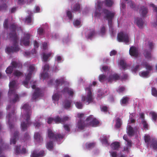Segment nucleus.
<instances>
[{"label":"nucleus","mask_w":157,"mask_h":157,"mask_svg":"<svg viewBox=\"0 0 157 157\" xmlns=\"http://www.w3.org/2000/svg\"><path fill=\"white\" fill-rule=\"evenodd\" d=\"M9 28L11 31V32L9 34V36L11 40L13 41V46L7 47L6 51L8 53L17 52L19 50L20 48L18 45V39L16 33V29H18L21 30V27H18L17 24L13 23L10 25Z\"/></svg>","instance_id":"nucleus-1"},{"label":"nucleus","mask_w":157,"mask_h":157,"mask_svg":"<svg viewBox=\"0 0 157 157\" xmlns=\"http://www.w3.org/2000/svg\"><path fill=\"white\" fill-rule=\"evenodd\" d=\"M21 108L25 112L24 115H22V117L25 120V121H22L21 124V130L22 131H25L27 130L28 128L32 124L30 120L32 110L31 106L28 103L24 104Z\"/></svg>","instance_id":"nucleus-2"},{"label":"nucleus","mask_w":157,"mask_h":157,"mask_svg":"<svg viewBox=\"0 0 157 157\" xmlns=\"http://www.w3.org/2000/svg\"><path fill=\"white\" fill-rule=\"evenodd\" d=\"M16 81L13 80L10 82L9 86V90L8 93L9 102L12 104H15L19 101L18 95L16 93V90L14 89Z\"/></svg>","instance_id":"nucleus-3"},{"label":"nucleus","mask_w":157,"mask_h":157,"mask_svg":"<svg viewBox=\"0 0 157 157\" xmlns=\"http://www.w3.org/2000/svg\"><path fill=\"white\" fill-rule=\"evenodd\" d=\"M48 137L50 139H52L56 141L59 144H60V141L64 137V135L60 133H55L51 129H48L47 132Z\"/></svg>","instance_id":"nucleus-4"},{"label":"nucleus","mask_w":157,"mask_h":157,"mask_svg":"<svg viewBox=\"0 0 157 157\" xmlns=\"http://www.w3.org/2000/svg\"><path fill=\"white\" fill-rule=\"evenodd\" d=\"M102 12L105 14V17L108 21V24L110 26L112 25V20L115 15V13L106 9H103Z\"/></svg>","instance_id":"nucleus-5"},{"label":"nucleus","mask_w":157,"mask_h":157,"mask_svg":"<svg viewBox=\"0 0 157 157\" xmlns=\"http://www.w3.org/2000/svg\"><path fill=\"white\" fill-rule=\"evenodd\" d=\"M86 90L87 92V96L86 97L84 96L82 97V100L83 101L86 100L87 102L88 103L87 104H88L90 103L93 102V98L90 87H89L86 88Z\"/></svg>","instance_id":"nucleus-6"},{"label":"nucleus","mask_w":157,"mask_h":157,"mask_svg":"<svg viewBox=\"0 0 157 157\" xmlns=\"http://www.w3.org/2000/svg\"><path fill=\"white\" fill-rule=\"evenodd\" d=\"M117 40L119 42H124L126 44L129 42L128 36L127 34L120 32L117 34Z\"/></svg>","instance_id":"nucleus-7"},{"label":"nucleus","mask_w":157,"mask_h":157,"mask_svg":"<svg viewBox=\"0 0 157 157\" xmlns=\"http://www.w3.org/2000/svg\"><path fill=\"white\" fill-rule=\"evenodd\" d=\"M86 122H89L88 123L89 126L92 127L97 126L99 124L98 120L93 117L92 115H90L87 117L86 119Z\"/></svg>","instance_id":"nucleus-8"},{"label":"nucleus","mask_w":157,"mask_h":157,"mask_svg":"<svg viewBox=\"0 0 157 157\" xmlns=\"http://www.w3.org/2000/svg\"><path fill=\"white\" fill-rule=\"evenodd\" d=\"M15 110L13 109L12 110L11 113H9L6 117L8 120L9 128L10 129H12L14 127V125L12 124L11 121L12 119L13 120L14 119H16L15 115Z\"/></svg>","instance_id":"nucleus-9"},{"label":"nucleus","mask_w":157,"mask_h":157,"mask_svg":"<svg viewBox=\"0 0 157 157\" xmlns=\"http://www.w3.org/2000/svg\"><path fill=\"white\" fill-rule=\"evenodd\" d=\"M54 118V121L56 124L64 123L70 120V118L67 116H64L61 118L59 116H57Z\"/></svg>","instance_id":"nucleus-10"},{"label":"nucleus","mask_w":157,"mask_h":157,"mask_svg":"<svg viewBox=\"0 0 157 157\" xmlns=\"http://www.w3.org/2000/svg\"><path fill=\"white\" fill-rule=\"evenodd\" d=\"M32 87L33 89H35V91L33 94L31 100L32 101L39 98L41 95L40 90L39 88H36V86L35 85L32 86Z\"/></svg>","instance_id":"nucleus-11"},{"label":"nucleus","mask_w":157,"mask_h":157,"mask_svg":"<svg viewBox=\"0 0 157 157\" xmlns=\"http://www.w3.org/2000/svg\"><path fill=\"white\" fill-rule=\"evenodd\" d=\"M30 36L29 34L27 33L25 35L24 37L21 39L20 44L24 45L25 46H28L30 44L29 39Z\"/></svg>","instance_id":"nucleus-12"},{"label":"nucleus","mask_w":157,"mask_h":157,"mask_svg":"<svg viewBox=\"0 0 157 157\" xmlns=\"http://www.w3.org/2000/svg\"><path fill=\"white\" fill-rule=\"evenodd\" d=\"M130 55L135 57H137L139 55L138 48L134 46H132L130 48L129 50Z\"/></svg>","instance_id":"nucleus-13"},{"label":"nucleus","mask_w":157,"mask_h":157,"mask_svg":"<svg viewBox=\"0 0 157 157\" xmlns=\"http://www.w3.org/2000/svg\"><path fill=\"white\" fill-rule=\"evenodd\" d=\"M120 79V76L118 74L115 73L109 75L107 80L108 82L111 83L113 81H116Z\"/></svg>","instance_id":"nucleus-14"},{"label":"nucleus","mask_w":157,"mask_h":157,"mask_svg":"<svg viewBox=\"0 0 157 157\" xmlns=\"http://www.w3.org/2000/svg\"><path fill=\"white\" fill-rule=\"evenodd\" d=\"M86 121H83V120H79L78 122L77 126L78 128L82 130L84 129L85 127L89 126L88 123H86Z\"/></svg>","instance_id":"nucleus-15"},{"label":"nucleus","mask_w":157,"mask_h":157,"mask_svg":"<svg viewBox=\"0 0 157 157\" xmlns=\"http://www.w3.org/2000/svg\"><path fill=\"white\" fill-rule=\"evenodd\" d=\"M38 151L36 150H34L32 152L31 157H42L44 154V151H41L40 152L38 153Z\"/></svg>","instance_id":"nucleus-16"},{"label":"nucleus","mask_w":157,"mask_h":157,"mask_svg":"<svg viewBox=\"0 0 157 157\" xmlns=\"http://www.w3.org/2000/svg\"><path fill=\"white\" fill-rule=\"evenodd\" d=\"M62 92L64 94L67 93L69 95L73 96L74 94V92L72 89H70L68 87H65L62 90Z\"/></svg>","instance_id":"nucleus-17"},{"label":"nucleus","mask_w":157,"mask_h":157,"mask_svg":"<svg viewBox=\"0 0 157 157\" xmlns=\"http://www.w3.org/2000/svg\"><path fill=\"white\" fill-rule=\"evenodd\" d=\"M19 132L17 131H16L14 133L13 136L10 140V144H15L16 143V139L18 137L19 135Z\"/></svg>","instance_id":"nucleus-18"},{"label":"nucleus","mask_w":157,"mask_h":157,"mask_svg":"<svg viewBox=\"0 0 157 157\" xmlns=\"http://www.w3.org/2000/svg\"><path fill=\"white\" fill-rule=\"evenodd\" d=\"M136 24L140 28H142L144 25V21L141 18H137L135 20Z\"/></svg>","instance_id":"nucleus-19"},{"label":"nucleus","mask_w":157,"mask_h":157,"mask_svg":"<svg viewBox=\"0 0 157 157\" xmlns=\"http://www.w3.org/2000/svg\"><path fill=\"white\" fill-rule=\"evenodd\" d=\"M141 15L143 17H145L146 15L148 12V10L147 8L144 6H142L141 7L140 10Z\"/></svg>","instance_id":"nucleus-20"},{"label":"nucleus","mask_w":157,"mask_h":157,"mask_svg":"<svg viewBox=\"0 0 157 157\" xmlns=\"http://www.w3.org/2000/svg\"><path fill=\"white\" fill-rule=\"evenodd\" d=\"M71 100H66L63 102L64 106L65 109H68L71 107L72 103Z\"/></svg>","instance_id":"nucleus-21"},{"label":"nucleus","mask_w":157,"mask_h":157,"mask_svg":"<svg viewBox=\"0 0 157 157\" xmlns=\"http://www.w3.org/2000/svg\"><path fill=\"white\" fill-rule=\"evenodd\" d=\"M95 34V31L94 29H90L89 32L88 33L87 35L86 36V37L87 39L91 40Z\"/></svg>","instance_id":"nucleus-22"},{"label":"nucleus","mask_w":157,"mask_h":157,"mask_svg":"<svg viewBox=\"0 0 157 157\" xmlns=\"http://www.w3.org/2000/svg\"><path fill=\"white\" fill-rule=\"evenodd\" d=\"M110 147L113 150H117L120 147V143L118 142H115L110 145Z\"/></svg>","instance_id":"nucleus-23"},{"label":"nucleus","mask_w":157,"mask_h":157,"mask_svg":"<svg viewBox=\"0 0 157 157\" xmlns=\"http://www.w3.org/2000/svg\"><path fill=\"white\" fill-rule=\"evenodd\" d=\"M127 132L128 135L130 136H133L135 133L134 130L133 128L130 125L128 126Z\"/></svg>","instance_id":"nucleus-24"},{"label":"nucleus","mask_w":157,"mask_h":157,"mask_svg":"<svg viewBox=\"0 0 157 157\" xmlns=\"http://www.w3.org/2000/svg\"><path fill=\"white\" fill-rule=\"evenodd\" d=\"M34 139L39 142H40L43 140V138L41 137L40 134L39 132H35L34 133Z\"/></svg>","instance_id":"nucleus-25"},{"label":"nucleus","mask_w":157,"mask_h":157,"mask_svg":"<svg viewBox=\"0 0 157 157\" xmlns=\"http://www.w3.org/2000/svg\"><path fill=\"white\" fill-rule=\"evenodd\" d=\"M151 50H148L146 49L144 53V55L145 57V58L149 59L151 58Z\"/></svg>","instance_id":"nucleus-26"},{"label":"nucleus","mask_w":157,"mask_h":157,"mask_svg":"<svg viewBox=\"0 0 157 157\" xmlns=\"http://www.w3.org/2000/svg\"><path fill=\"white\" fill-rule=\"evenodd\" d=\"M150 147H152L154 150L157 149V140L152 139L151 141Z\"/></svg>","instance_id":"nucleus-27"},{"label":"nucleus","mask_w":157,"mask_h":157,"mask_svg":"<svg viewBox=\"0 0 157 157\" xmlns=\"http://www.w3.org/2000/svg\"><path fill=\"white\" fill-rule=\"evenodd\" d=\"M144 140L145 143L146 144L147 147H148L149 146V142L151 141V137L149 135H145L144 136Z\"/></svg>","instance_id":"nucleus-28"},{"label":"nucleus","mask_w":157,"mask_h":157,"mask_svg":"<svg viewBox=\"0 0 157 157\" xmlns=\"http://www.w3.org/2000/svg\"><path fill=\"white\" fill-rule=\"evenodd\" d=\"M129 98L127 97H123L120 101L121 104L125 105L128 103Z\"/></svg>","instance_id":"nucleus-29"},{"label":"nucleus","mask_w":157,"mask_h":157,"mask_svg":"<svg viewBox=\"0 0 157 157\" xmlns=\"http://www.w3.org/2000/svg\"><path fill=\"white\" fill-rule=\"evenodd\" d=\"M51 53H49L47 54L43 53L42 54L43 61L44 62H47L48 58L51 56Z\"/></svg>","instance_id":"nucleus-30"},{"label":"nucleus","mask_w":157,"mask_h":157,"mask_svg":"<svg viewBox=\"0 0 157 157\" xmlns=\"http://www.w3.org/2000/svg\"><path fill=\"white\" fill-rule=\"evenodd\" d=\"M56 82L57 86H58L60 84L62 85L65 82L64 79V78H62L56 79Z\"/></svg>","instance_id":"nucleus-31"},{"label":"nucleus","mask_w":157,"mask_h":157,"mask_svg":"<svg viewBox=\"0 0 157 157\" xmlns=\"http://www.w3.org/2000/svg\"><path fill=\"white\" fill-rule=\"evenodd\" d=\"M80 9V6L79 3H76L74 6L73 11L74 12L79 11Z\"/></svg>","instance_id":"nucleus-32"},{"label":"nucleus","mask_w":157,"mask_h":157,"mask_svg":"<svg viewBox=\"0 0 157 157\" xmlns=\"http://www.w3.org/2000/svg\"><path fill=\"white\" fill-rule=\"evenodd\" d=\"M47 149L49 150H51L53 147V141H50L48 142L46 145Z\"/></svg>","instance_id":"nucleus-33"},{"label":"nucleus","mask_w":157,"mask_h":157,"mask_svg":"<svg viewBox=\"0 0 157 157\" xmlns=\"http://www.w3.org/2000/svg\"><path fill=\"white\" fill-rule=\"evenodd\" d=\"M105 5L109 7L111 6L113 3L112 0H105Z\"/></svg>","instance_id":"nucleus-34"},{"label":"nucleus","mask_w":157,"mask_h":157,"mask_svg":"<svg viewBox=\"0 0 157 157\" xmlns=\"http://www.w3.org/2000/svg\"><path fill=\"white\" fill-rule=\"evenodd\" d=\"M122 124L121 120L119 118L117 119L115 124V126L117 128H120Z\"/></svg>","instance_id":"nucleus-35"},{"label":"nucleus","mask_w":157,"mask_h":157,"mask_svg":"<svg viewBox=\"0 0 157 157\" xmlns=\"http://www.w3.org/2000/svg\"><path fill=\"white\" fill-rule=\"evenodd\" d=\"M150 114L151 116L152 120L155 121L157 119V113L154 112H151Z\"/></svg>","instance_id":"nucleus-36"},{"label":"nucleus","mask_w":157,"mask_h":157,"mask_svg":"<svg viewBox=\"0 0 157 157\" xmlns=\"http://www.w3.org/2000/svg\"><path fill=\"white\" fill-rule=\"evenodd\" d=\"M106 76L105 75L103 74H101L99 76V81L101 82H103L106 79Z\"/></svg>","instance_id":"nucleus-37"},{"label":"nucleus","mask_w":157,"mask_h":157,"mask_svg":"<svg viewBox=\"0 0 157 157\" xmlns=\"http://www.w3.org/2000/svg\"><path fill=\"white\" fill-rule=\"evenodd\" d=\"M13 74L15 76L17 77L21 76L23 75L22 72L17 70L15 71L13 73Z\"/></svg>","instance_id":"nucleus-38"},{"label":"nucleus","mask_w":157,"mask_h":157,"mask_svg":"<svg viewBox=\"0 0 157 157\" xmlns=\"http://www.w3.org/2000/svg\"><path fill=\"white\" fill-rule=\"evenodd\" d=\"M149 73V71H143L141 73L140 76L143 77L147 78Z\"/></svg>","instance_id":"nucleus-39"},{"label":"nucleus","mask_w":157,"mask_h":157,"mask_svg":"<svg viewBox=\"0 0 157 157\" xmlns=\"http://www.w3.org/2000/svg\"><path fill=\"white\" fill-rule=\"evenodd\" d=\"M52 98L54 101H58L59 99V95L58 93H55L53 95Z\"/></svg>","instance_id":"nucleus-40"},{"label":"nucleus","mask_w":157,"mask_h":157,"mask_svg":"<svg viewBox=\"0 0 157 157\" xmlns=\"http://www.w3.org/2000/svg\"><path fill=\"white\" fill-rule=\"evenodd\" d=\"M75 104L76 107L78 109H82L83 107V104L82 102L77 101L75 102Z\"/></svg>","instance_id":"nucleus-41"},{"label":"nucleus","mask_w":157,"mask_h":157,"mask_svg":"<svg viewBox=\"0 0 157 157\" xmlns=\"http://www.w3.org/2000/svg\"><path fill=\"white\" fill-rule=\"evenodd\" d=\"M13 68L11 66H9L6 69V72L7 74H11L13 70Z\"/></svg>","instance_id":"nucleus-42"},{"label":"nucleus","mask_w":157,"mask_h":157,"mask_svg":"<svg viewBox=\"0 0 157 157\" xmlns=\"http://www.w3.org/2000/svg\"><path fill=\"white\" fill-rule=\"evenodd\" d=\"M120 65L122 67V69L124 70L126 67V63L123 60H121L120 62Z\"/></svg>","instance_id":"nucleus-43"},{"label":"nucleus","mask_w":157,"mask_h":157,"mask_svg":"<svg viewBox=\"0 0 157 157\" xmlns=\"http://www.w3.org/2000/svg\"><path fill=\"white\" fill-rule=\"evenodd\" d=\"M3 26L4 29H7L9 28L8 20V19H5L3 23Z\"/></svg>","instance_id":"nucleus-44"},{"label":"nucleus","mask_w":157,"mask_h":157,"mask_svg":"<svg viewBox=\"0 0 157 157\" xmlns=\"http://www.w3.org/2000/svg\"><path fill=\"white\" fill-rule=\"evenodd\" d=\"M30 137L29 133L26 132L23 138V140L24 142L27 141V140H29L30 139Z\"/></svg>","instance_id":"nucleus-45"},{"label":"nucleus","mask_w":157,"mask_h":157,"mask_svg":"<svg viewBox=\"0 0 157 157\" xmlns=\"http://www.w3.org/2000/svg\"><path fill=\"white\" fill-rule=\"evenodd\" d=\"M95 144L93 143H86V147L87 149H90L94 147Z\"/></svg>","instance_id":"nucleus-46"},{"label":"nucleus","mask_w":157,"mask_h":157,"mask_svg":"<svg viewBox=\"0 0 157 157\" xmlns=\"http://www.w3.org/2000/svg\"><path fill=\"white\" fill-rule=\"evenodd\" d=\"M32 21V16L29 15L25 19V21L27 24H29L31 23Z\"/></svg>","instance_id":"nucleus-47"},{"label":"nucleus","mask_w":157,"mask_h":157,"mask_svg":"<svg viewBox=\"0 0 157 157\" xmlns=\"http://www.w3.org/2000/svg\"><path fill=\"white\" fill-rule=\"evenodd\" d=\"M11 64V66H12L13 69L14 68H17L20 63L15 61H13L12 62Z\"/></svg>","instance_id":"nucleus-48"},{"label":"nucleus","mask_w":157,"mask_h":157,"mask_svg":"<svg viewBox=\"0 0 157 157\" xmlns=\"http://www.w3.org/2000/svg\"><path fill=\"white\" fill-rule=\"evenodd\" d=\"M101 142L103 144L105 145L108 146L109 145V143L106 137H104V138L102 139Z\"/></svg>","instance_id":"nucleus-49"},{"label":"nucleus","mask_w":157,"mask_h":157,"mask_svg":"<svg viewBox=\"0 0 157 157\" xmlns=\"http://www.w3.org/2000/svg\"><path fill=\"white\" fill-rule=\"evenodd\" d=\"M70 124H64L63 126L65 130L68 132H70Z\"/></svg>","instance_id":"nucleus-50"},{"label":"nucleus","mask_w":157,"mask_h":157,"mask_svg":"<svg viewBox=\"0 0 157 157\" xmlns=\"http://www.w3.org/2000/svg\"><path fill=\"white\" fill-rule=\"evenodd\" d=\"M21 146H17L16 147L15 149V152L17 155L21 153Z\"/></svg>","instance_id":"nucleus-51"},{"label":"nucleus","mask_w":157,"mask_h":157,"mask_svg":"<svg viewBox=\"0 0 157 157\" xmlns=\"http://www.w3.org/2000/svg\"><path fill=\"white\" fill-rule=\"evenodd\" d=\"M152 94L155 97L157 96V90L154 87H152L151 88Z\"/></svg>","instance_id":"nucleus-52"},{"label":"nucleus","mask_w":157,"mask_h":157,"mask_svg":"<svg viewBox=\"0 0 157 157\" xmlns=\"http://www.w3.org/2000/svg\"><path fill=\"white\" fill-rule=\"evenodd\" d=\"M141 122L142 124L143 125L144 128L147 129L148 128V125L147 121L145 120H142Z\"/></svg>","instance_id":"nucleus-53"},{"label":"nucleus","mask_w":157,"mask_h":157,"mask_svg":"<svg viewBox=\"0 0 157 157\" xmlns=\"http://www.w3.org/2000/svg\"><path fill=\"white\" fill-rule=\"evenodd\" d=\"M38 33L40 35H42L44 34V31L41 28H40L37 29Z\"/></svg>","instance_id":"nucleus-54"},{"label":"nucleus","mask_w":157,"mask_h":157,"mask_svg":"<svg viewBox=\"0 0 157 157\" xmlns=\"http://www.w3.org/2000/svg\"><path fill=\"white\" fill-rule=\"evenodd\" d=\"M100 12V11H99L98 9H97L95 11L94 16L96 17H99L101 15V13Z\"/></svg>","instance_id":"nucleus-55"},{"label":"nucleus","mask_w":157,"mask_h":157,"mask_svg":"<svg viewBox=\"0 0 157 157\" xmlns=\"http://www.w3.org/2000/svg\"><path fill=\"white\" fill-rule=\"evenodd\" d=\"M35 69V67L34 65H30L29 67V72H31L33 73Z\"/></svg>","instance_id":"nucleus-56"},{"label":"nucleus","mask_w":157,"mask_h":157,"mask_svg":"<svg viewBox=\"0 0 157 157\" xmlns=\"http://www.w3.org/2000/svg\"><path fill=\"white\" fill-rule=\"evenodd\" d=\"M32 74L33 73H32V72H29L28 74L26 76V77H25L26 80H28L29 81L30 78H31Z\"/></svg>","instance_id":"nucleus-57"},{"label":"nucleus","mask_w":157,"mask_h":157,"mask_svg":"<svg viewBox=\"0 0 157 157\" xmlns=\"http://www.w3.org/2000/svg\"><path fill=\"white\" fill-rule=\"evenodd\" d=\"M48 73L47 72H43L41 74V77H43L44 79L48 78Z\"/></svg>","instance_id":"nucleus-58"},{"label":"nucleus","mask_w":157,"mask_h":157,"mask_svg":"<svg viewBox=\"0 0 157 157\" xmlns=\"http://www.w3.org/2000/svg\"><path fill=\"white\" fill-rule=\"evenodd\" d=\"M102 5V2L100 1H98V4H97V7H98V10L99 11H100V10H101V6Z\"/></svg>","instance_id":"nucleus-59"},{"label":"nucleus","mask_w":157,"mask_h":157,"mask_svg":"<svg viewBox=\"0 0 157 157\" xmlns=\"http://www.w3.org/2000/svg\"><path fill=\"white\" fill-rule=\"evenodd\" d=\"M49 65L48 64H45L43 67V70L44 71H48L49 69Z\"/></svg>","instance_id":"nucleus-60"},{"label":"nucleus","mask_w":157,"mask_h":157,"mask_svg":"<svg viewBox=\"0 0 157 157\" xmlns=\"http://www.w3.org/2000/svg\"><path fill=\"white\" fill-rule=\"evenodd\" d=\"M7 6L6 4H4L0 6V11L2 10H6Z\"/></svg>","instance_id":"nucleus-61"},{"label":"nucleus","mask_w":157,"mask_h":157,"mask_svg":"<svg viewBox=\"0 0 157 157\" xmlns=\"http://www.w3.org/2000/svg\"><path fill=\"white\" fill-rule=\"evenodd\" d=\"M67 15L69 19H71L72 18V14L71 11H67Z\"/></svg>","instance_id":"nucleus-62"},{"label":"nucleus","mask_w":157,"mask_h":157,"mask_svg":"<svg viewBox=\"0 0 157 157\" xmlns=\"http://www.w3.org/2000/svg\"><path fill=\"white\" fill-rule=\"evenodd\" d=\"M128 3L129 4L130 7L134 9L135 7V3L132 1H130L128 2Z\"/></svg>","instance_id":"nucleus-63"},{"label":"nucleus","mask_w":157,"mask_h":157,"mask_svg":"<svg viewBox=\"0 0 157 157\" xmlns=\"http://www.w3.org/2000/svg\"><path fill=\"white\" fill-rule=\"evenodd\" d=\"M81 22L80 21L78 20H76L73 22L74 25L75 26H77L80 25Z\"/></svg>","instance_id":"nucleus-64"}]
</instances>
